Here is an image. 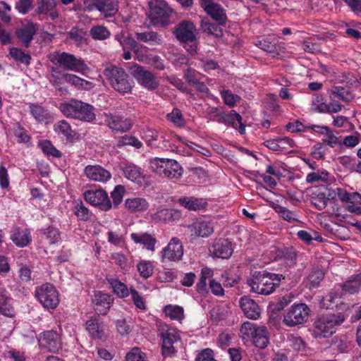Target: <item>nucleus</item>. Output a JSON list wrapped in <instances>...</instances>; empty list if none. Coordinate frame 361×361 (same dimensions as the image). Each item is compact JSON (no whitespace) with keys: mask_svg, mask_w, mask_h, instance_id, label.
Instances as JSON below:
<instances>
[{"mask_svg":"<svg viewBox=\"0 0 361 361\" xmlns=\"http://www.w3.org/2000/svg\"><path fill=\"white\" fill-rule=\"evenodd\" d=\"M345 320L341 312L326 313L317 318L313 324L312 335L314 338H329L332 336Z\"/></svg>","mask_w":361,"mask_h":361,"instance_id":"obj_1","label":"nucleus"},{"mask_svg":"<svg viewBox=\"0 0 361 361\" xmlns=\"http://www.w3.org/2000/svg\"><path fill=\"white\" fill-rule=\"evenodd\" d=\"M282 279H284L282 275L259 272L257 274H255L251 279L247 280V284L252 292L267 295L271 294L276 288L280 286Z\"/></svg>","mask_w":361,"mask_h":361,"instance_id":"obj_2","label":"nucleus"},{"mask_svg":"<svg viewBox=\"0 0 361 361\" xmlns=\"http://www.w3.org/2000/svg\"><path fill=\"white\" fill-rule=\"evenodd\" d=\"M60 110L66 117L91 122L96 118L94 108L82 101L71 99L60 105Z\"/></svg>","mask_w":361,"mask_h":361,"instance_id":"obj_3","label":"nucleus"},{"mask_svg":"<svg viewBox=\"0 0 361 361\" xmlns=\"http://www.w3.org/2000/svg\"><path fill=\"white\" fill-rule=\"evenodd\" d=\"M104 75L111 87L121 94L130 93L133 87V81L122 68L109 66L104 70Z\"/></svg>","mask_w":361,"mask_h":361,"instance_id":"obj_4","label":"nucleus"},{"mask_svg":"<svg viewBox=\"0 0 361 361\" xmlns=\"http://www.w3.org/2000/svg\"><path fill=\"white\" fill-rule=\"evenodd\" d=\"M152 171L159 176L179 178L183 174L181 166L174 159L154 158L149 161Z\"/></svg>","mask_w":361,"mask_h":361,"instance_id":"obj_5","label":"nucleus"},{"mask_svg":"<svg viewBox=\"0 0 361 361\" xmlns=\"http://www.w3.org/2000/svg\"><path fill=\"white\" fill-rule=\"evenodd\" d=\"M159 332L161 338V351L164 357H173L176 350L173 344L180 340L179 331L167 324H160Z\"/></svg>","mask_w":361,"mask_h":361,"instance_id":"obj_6","label":"nucleus"},{"mask_svg":"<svg viewBox=\"0 0 361 361\" xmlns=\"http://www.w3.org/2000/svg\"><path fill=\"white\" fill-rule=\"evenodd\" d=\"M176 37L180 42L188 44L191 43L187 51L194 54L197 51V46L195 45L197 29L192 21L183 20L178 23L174 30Z\"/></svg>","mask_w":361,"mask_h":361,"instance_id":"obj_7","label":"nucleus"},{"mask_svg":"<svg viewBox=\"0 0 361 361\" xmlns=\"http://www.w3.org/2000/svg\"><path fill=\"white\" fill-rule=\"evenodd\" d=\"M149 6V18L152 23L154 25H166L173 11L168 4L164 0H152Z\"/></svg>","mask_w":361,"mask_h":361,"instance_id":"obj_8","label":"nucleus"},{"mask_svg":"<svg viewBox=\"0 0 361 361\" xmlns=\"http://www.w3.org/2000/svg\"><path fill=\"white\" fill-rule=\"evenodd\" d=\"M35 296L44 308L54 310L59 304V295L55 287L50 283H44L35 290Z\"/></svg>","mask_w":361,"mask_h":361,"instance_id":"obj_9","label":"nucleus"},{"mask_svg":"<svg viewBox=\"0 0 361 361\" xmlns=\"http://www.w3.org/2000/svg\"><path fill=\"white\" fill-rule=\"evenodd\" d=\"M130 73L143 87L148 90H155L159 86V82L155 75L140 65L134 63L130 68Z\"/></svg>","mask_w":361,"mask_h":361,"instance_id":"obj_10","label":"nucleus"},{"mask_svg":"<svg viewBox=\"0 0 361 361\" xmlns=\"http://www.w3.org/2000/svg\"><path fill=\"white\" fill-rule=\"evenodd\" d=\"M85 200L93 207L103 212L109 211L112 203L108 193L103 189H90L83 193Z\"/></svg>","mask_w":361,"mask_h":361,"instance_id":"obj_11","label":"nucleus"},{"mask_svg":"<svg viewBox=\"0 0 361 361\" xmlns=\"http://www.w3.org/2000/svg\"><path fill=\"white\" fill-rule=\"evenodd\" d=\"M51 61L66 70L75 72L82 71L87 68V66L81 59H77L74 55L66 52L54 54Z\"/></svg>","mask_w":361,"mask_h":361,"instance_id":"obj_12","label":"nucleus"},{"mask_svg":"<svg viewBox=\"0 0 361 361\" xmlns=\"http://www.w3.org/2000/svg\"><path fill=\"white\" fill-rule=\"evenodd\" d=\"M310 312V308L305 303L294 305L284 315L283 322L290 327L302 324L307 319Z\"/></svg>","mask_w":361,"mask_h":361,"instance_id":"obj_13","label":"nucleus"},{"mask_svg":"<svg viewBox=\"0 0 361 361\" xmlns=\"http://www.w3.org/2000/svg\"><path fill=\"white\" fill-rule=\"evenodd\" d=\"M183 255V247L181 241L177 238H173L167 246L161 251V261L178 262Z\"/></svg>","mask_w":361,"mask_h":361,"instance_id":"obj_14","label":"nucleus"},{"mask_svg":"<svg viewBox=\"0 0 361 361\" xmlns=\"http://www.w3.org/2000/svg\"><path fill=\"white\" fill-rule=\"evenodd\" d=\"M85 329L90 337L94 340H105L108 329L105 323L97 318H91L85 322Z\"/></svg>","mask_w":361,"mask_h":361,"instance_id":"obj_15","label":"nucleus"},{"mask_svg":"<svg viewBox=\"0 0 361 361\" xmlns=\"http://www.w3.org/2000/svg\"><path fill=\"white\" fill-rule=\"evenodd\" d=\"M200 4L204 11L219 25H224L227 20L225 10L213 0H200Z\"/></svg>","mask_w":361,"mask_h":361,"instance_id":"obj_16","label":"nucleus"},{"mask_svg":"<svg viewBox=\"0 0 361 361\" xmlns=\"http://www.w3.org/2000/svg\"><path fill=\"white\" fill-rule=\"evenodd\" d=\"M105 123L113 130L127 132L133 127L130 118L118 114H105Z\"/></svg>","mask_w":361,"mask_h":361,"instance_id":"obj_17","label":"nucleus"},{"mask_svg":"<svg viewBox=\"0 0 361 361\" xmlns=\"http://www.w3.org/2000/svg\"><path fill=\"white\" fill-rule=\"evenodd\" d=\"M39 345L50 352H57L61 348L60 335L55 331H47L40 335Z\"/></svg>","mask_w":361,"mask_h":361,"instance_id":"obj_18","label":"nucleus"},{"mask_svg":"<svg viewBox=\"0 0 361 361\" xmlns=\"http://www.w3.org/2000/svg\"><path fill=\"white\" fill-rule=\"evenodd\" d=\"M233 252L232 243L224 238L216 240L209 247L211 255L218 258L228 259L231 256Z\"/></svg>","mask_w":361,"mask_h":361,"instance_id":"obj_19","label":"nucleus"},{"mask_svg":"<svg viewBox=\"0 0 361 361\" xmlns=\"http://www.w3.org/2000/svg\"><path fill=\"white\" fill-rule=\"evenodd\" d=\"M92 301L94 310L99 314L106 315L113 305L114 298L108 293L97 291Z\"/></svg>","mask_w":361,"mask_h":361,"instance_id":"obj_20","label":"nucleus"},{"mask_svg":"<svg viewBox=\"0 0 361 361\" xmlns=\"http://www.w3.org/2000/svg\"><path fill=\"white\" fill-rule=\"evenodd\" d=\"M86 177L92 181L106 183L111 178V173L100 165H88L84 169Z\"/></svg>","mask_w":361,"mask_h":361,"instance_id":"obj_21","label":"nucleus"},{"mask_svg":"<svg viewBox=\"0 0 361 361\" xmlns=\"http://www.w3.org/2000/svg\"><path fill=\"white\" fill-rule=\"evenodd\" d=\"M240 306L244 314L249 319H257L261 313L258 304L248 297H243L240 300Z\"/></svg>","mask_w":361,"mask_h":361,"instance_id":"obj_22","label":"nucleus"},{"mask_svg":"<svg viewBox=\"0 0 361 361\" xmlns=\"http://www.w3.org/2000/svg\"><path fill=\"white\" fill-rule=\"evenodd\" d=\"M37 32V24L29 22L17 29L16 35L25 47H28Z\"/></svg>","mask_w":361,"mask_h":361,"instance_id":"obj_23","label":"nucleus"},{"mask_svg":"<svg viewBox=\"0 0 361 361\" xmlns=\"http://www.w3.org/2000/svg\"><path fill=\"white\" fill-rule=\"evenodd\" d=\"M329 97L333 102L349 103L354 99L355 95L349 89L337 86L332 87L330 90Z\"/></svg>","mask_w":361,"mask_h":361,"instance_id":"obj_24","label":"nucleus"},{"mask_svg":"<svg viewBox=\"0 0 361 361\" xmlns=\"http://www.w3.org/2000/svg\"><path fill=\"white\" fill-rule=\"evenodd\" d=\"M340 297L345 294H355L361 291V274L351 276L349 280L340 285Z\"/></svg>","mask_w":361,"mask_h":361,"instance_id":"obj_25","label":"nucleus"},{"mask_svg":"<svg viewBox=\"0 0 361 361\" xmlns=\"http://www.w3.org/2000/svg\"><path fill=\"white\" fill-rule=\"evenodd\" d=\"M192 235L197 237L207 238L214 232L211 222L198 221L189 226Z\"/></svg>","mask_w":361,"mask_h":361,"instance_id":"obj_26","label":"nucleus"},{"mask_svg":"<svg viewBox=\"0 0 361 361\" xmlns=\"http://www.w3.org/2000/svg\"><path fill=\"white\" fill-rule=\"evenodd\" d=\"M92 4L106 17L112 16L118 11V5L115 0H92Z\"/></svg>","mask_w":361,"mask_h":361,"instance_id":"obj_27","label":"nucleus"},{"mask_svg":"<svg viewBox=\"0 0 361 361\" xmlns=\"http://www.w3.org/2000/svg\"><path fill=\"white\" fill-rule=\"evenodd\" d=\"M134 243L142 245L147 250L154 252L157 240L154 237L147 233H133L130 235Z\"/></svg>","mask_w":361,"mask_h":361,"instance_id":"obj_28","label":"nucleus"},{"mask_svg":"<svg viewBox=\"0 0 361 361\" xmlns=\"http://www.w3.org/2000/svg\"><path fill=\"white\" fill-rule=\"evenodd\" d=\"M124 205L126 209L131 212H142L149 207L148 202L142 197H131L125 200Z\"/></svg>","mask_w":361,"mask_h":361,"instance_id":"obj_29","label":"nucleus"},{"mask_svg":"<svg viewBox=\"0 0 361 361\" xmlns=\"http://www.w3.org/2000/svg\"><path fill=\"white\" fill-rule=\"evenodd\" d=\"M11 238L20 247L27 245L31 241L30 231L27 229H20V228H14L11 231Z\"/></svg>","mask_w":361,"mask_h":361,"instance_id":"obj_30","label":"nucleus"},{"mask_svg":"<svg viewBox=\"0 0 361 361\" xmlns=\"http://www.w3.org/2000/svg\"><path fill=\"white\" fill-rule=\"evenodd\" d=\"M54 132L59 135H62L67 140L73 141L76 135V133L71 128V126L66 120H61L54 125Z\"/></svg>","mask_w":361,"mask_h":361,"instance_id":"obj_31","label":"nucleus"},{"mask_svg":"<svg viewBox=\"0 0 361 361\" xmlns=\"http://www.w3.org/2000/svg\"><path fill=\"white\" fill-rule=\"evenodd\" d=\"M180 205L189 210L197 211L204 208L207 203L204 199L194 197H183L178 199Z\"/></svg>","mask_w":361,"mask_h":361,"instance_id":"obj_32","label":"nucleus"},{"mask_svg":"<svg viewBox=\"0 0 361 361\" xmlns=\"http://www.w3.org/2000/svg\"><path fill=\"white\" fill-rule=\"evenodd\" d=\"M121 169L123 172L124 176L128 180L134 182H140L143 176L141 169L131 163L123 164L121 165Z\"/></svg>","mask_w":361,"mask_h":361,"instance_id":"obj_33","label":"nucleus"},{"mask_svg":"<svg viewBox=\"0 0 361 361\" xmlns=\"http://www.w3.org/2000/svg\"><path fill=\"white\" fill-rule=\"evenodd\" d=\"M348 205L346 210L357 215L361 214V195L358 192L348 193V199L345 202Z\"/></svg>","mask_w":361,"mask_h":361,"instance_id":"obj_34","label":"nucleus"},{"mask_svg":"<svg viewBox=\"0 0 361 361\" xmlns=\"http://www.w3.org/2000/svg\"><path fill=\"white\" fill-rule=\"evenodd\" d=\"M63 78L67 83H69L70 85L75 86L78 88L89 90L93 88L94 87L92 82L82 79L74 74L64 73L63 75Z\"/></svg>","mask_w":361,"mask_h":361,"instance_id":"obj_35","label":"nucleus"},{"mask_svg":"<svg viewBox=\"0 0 361 361\" xmlns=\"http://www.w3.org/2000/svg\"><path fill=\"white\" fill-rule=\"evenodd\" d=\"M255 345L259 348H264L269 343V334L265 326H259L252 335Z\"/></svg>","mask_w":361,"mask_h":361,"instance_id":"obj_36","label":"nucleus"},{"mask_svg":"<svg viewBox=\"0 0 361 361\" xmlns=\"http://www.w3.org/2000/svg\"><path fill=\"white\" fill-rule=\"evenodd\" d=\"M108 283L111 285L113 292L120 298H126L130 293V290L127 286L118 279L111 278L107 279Z\"/></svg>","mask_w":361,"mask_h":361,"instance_id":"obj_37","label":"nucleus"},{"mask_svg":"<svg viewBox=\"0 0 361 361\" xmlns=\"http://www.w3.org/2000/svg\"><path fill=\"white\" fill-rule=\"evenodd\" d=\"M220 25L212 23L207 18H204L201 21V27L204 32L214 35L216 37H221L223 35L222 29Z\"/></svg>","mask_w":361,"mask_h":361,"instance_id":"obj_38","label":"nucleus"},{"mask_svg":"<svg viewBox=\"0 0 361 361\" xmlns=\"http://www.w3.org/2000/svg\"><path fill=\"white\" fill-rule=\"evenodd\" d=\"M166 316L172 320L181 322L185 317L184 310L182 307L176 305H167L164 308Z\"/></svg>","mask_w":361,"mask_h":361,"instance_id":"obj_39","label":"nucleus"},{"mask_svg":"<svg viewBox=\"0 0 361 361\" xmlns=\"http://www.w3.org/2000/svg\"><path fill=\"white\" fill-rule=\"evenodd\" d=\"M73 212L79 220L85 221L90 219L91 213L81 200L73 202Z\"/></svg>","mask_w":361,"mask_h":361,"instance_id":"obj_40","label":"nucleus"},{"mask_svg":"<svg viewBox=\"0 0 361 361\" xmlns=\"http://www.w3.org/2000/svg\"><path fill=\"white\" fill-rule=\"evenodd\" d=\"M0 312L8 317L14 316L12 299L3 293H0Z\"/></svg>","mask_w":361,"mask_h":361,"instance_id":"obj_41","label":"nucleus"},{"mask_svg":"<svg viewBox=\"0 0 361 361\" xmlns=\"http://www.w3.org/2000/svg\"><path fill=\"white\" fill-rule=\"evenodd\" d=\"M135 37L138 41L142 42H152L157 44L162 43L161 37L154 31L136 32Z\"/></svg>","mask_w":361,"mask_h":361,"instance_id":"obj_42","label":"nucleus"},{"mask_svg":"<svg viewBox=\"0 0 361 361\" xmlns=\"http://www.w3.org/2000/svg\"><path fill=\"white\" fill-rule=\"evenodd\" d=\"M90 35L94 40H104L110 37L111 32L103 25H95L91 27Z\"/></svg>","mask_w":361,"mask_h":361,"instance_id":"obj_43","label":"nucleus"},{"mask_svg":"<svg viewBox=\"0 0 361 361\" xmlns=\"http://www.w3.org/2000/svg\"><path fill=\"white\" fill-rule=\"evenodd\" d=\"M30 110L32 116L38 122H43L46 121L49 117L48 111L41 105L30 104Z\"/></svg>","mask_w":361,"mask_h":361,"instance_id":"obj_44","label":"nucleus"},{"mask_svg":"<svg viewBox=\"0 0 361 361\" xmlns=\"http://www.w3.org/2000/svg\"><path fill=\"white\" fill-rule=\"evenodd\" d=\"M311 108L314 111L325 113L328 109L327 103L325 102L324 97L322 94H314Z\"/></svg>","mask_w":361,"mask_h":361,"instance_id":"obj_45","label":"nucleus"},{"mask_svg":"<svg viewBox=\"0 0 361 361\" xmlns=\"http://www.w3.org/2000/svg\"><path fill=\"white\" fill-rule=\"evenodd\" d=\"M161 138L164 142L166 141L165 135H159V133L153 129H147L144 131L142 138L146 141L149 146H153L154 142Z\"/></svg>","mask_w":361,"mask_h":361,"instance_id":"obj_46","label":"nucleus"},{"mask_svg":"<svg viewBox=\"0 0 361 361\" xmlns=\"http://www.w3.org/2000/svg\"><path fill=\"white\" fill-rule=\"evenodd\" d=\"M272 207L274 209V211L276 213H278L279 215L284 220L288 222H292L298 220L296 215L287 208L277 204L273 205Z\"/></svg>","mask_w":361,"mask_h":361,"instance_id":"obj_47","label":"nucleus"},{"mask_svg":"<svg viewBox=\"0 0 361 361\" xmlns=\"http://www.w3.org/2000/svg\"><path fill=\"white\" fill-rule=\"evenodd\" d=\"M297 235L301 240L307 244H311L314 240L319 242L322 241V238L314 231L309 232L301 230L298 232Z\"/></svg>","mask_w":361,"mask_h":361,"instance_id":"obj_48","label":"nucleus"},{"mask_svg":"<svg viewBox=\"0 0 361 361\" xmlns=\"http://www.w3.org/2000/svg\"><path fill=\"white\" fill-rule=\"evenodd\" d=\"M324 276V272L320 269L312 270L307 276L309 288L317 287Z\"/></svg>","mask_w":361,"mask_h":361,"instance_id":"obj_49","label":"nucleus"},{"mask_svg":"<svg viewBox=\"0 0 361 361\" xmlns=\"http://www.w3.org/2000/svg\"><path fill=\"white\" fill-rule=\"evenodd\" d=\"M166 118L178 128L183 127L185 123L181 111L176 108L173 109L171 113L166 115Z\"/></svg>","mask_w":361,"mask_h":361,"instance_id":"obj_50","label":"nucleus"},{"mask_svg":"<svg viewBox=\"0 0 361 361\" xmlns=\"http://www.w3.org/2000/svg\"><path fill=\"white\" fill-rule=\"evenodd\" d=\"M227 121L232 125L233 128H237V124L239 125L238 131L240 134L245 132V126L242 123V117L235 111H231L227 116Z\"/></svg>","mask_w":361,"mask_h":361,"instance_id":"obj_51","label":"nucleus"},{"mask_svg":"<svg viewBox=\"0 0 361 361\" xmlns=\"http://www.w3.org/2000/svg\"><path fill=\"white\" fill-rule=\"evenodd\" d=\"M39 146L42 152L49 156L59 158L62 155L61 152L59 151L49 140H45L40 142Z\"/></svg>","mask_w":361,"mask_h":361,"instance_id":"obj_52","label":"nucleus"},{"mask_svg":"<svg viewBox=\"0 0 361 361\" xmlns=\"http://www.w3.org/2000/svg\"><path fill=\"white\" fill-rule=\"evenodd\" d=\"M137 268L140 275L145 279L149 278L153 274L154 266L150 261H141L137 264Z\"/></svg>","mask_w":361,"mask_h":361,"instance_id":"obj_53","label":"nucleus"},{"mask_svg":"<svg viewBox=\"0 0 361 361\" xmlns=\"http://www.w3.org/2000/svg\"><path fill=\"white\" fill-rule=\"evenodd\" d=\"M9 53L11 57L13 58L16 61L26 65L30 64L31 60L30 55L25 53L21 49L18 48H12L10 49Z\"/></svg>","mask_w":361,"mask_h":361,"instance_id":"obj_54","label":"nucleus"},{"mask_svg":"<svg viewBox=\"0 0 361 361\" xmlns=\"http://www.w3.org/2000/svg\"><path fill=\"white\" fill-rule=\"evenodd\" d=\"M56 6L55 0H39L38 6L36 8L37 14H47L52 11Z\"/></svg>","mask_w":361,"mask_h":361,"instance_id":"obj_55","label":"nucleus"},{"mask_svg":"<svg viewBox=\"0 0 361 361\" xmlns=\"http://www.w3.org/2000/svg\"><path fill=\"white\" fill-rule=\"evenodd\" d=\"M126 192V188L122 185H116L114 190L111 192V197L113 200L112 207L114 206L115 208H117L118 205L121 203L123 195Z\"/></svg>","mask_w":361,"mask_h":361,"instance_id":"obj_56","label":"nucleus"},{"mask_svg":"<svg viewBox=\"0 0 361 361\" xmlns=\"http://www.w3.org/2000/svg\"><path fill=\"white\" fill-rule=\"evenodd\" d=\"M135 59L140 62L147 63L152 54H149L148 48L143 45H137L133 49Z\"/></svg>","mask_w":361,"mask_h":361,"instance_id":"obj_57","label":"nucleus"},{"mask_svg":"<svg viewBox=\"0 0 361 361\" xmlns=\"http://www.w3.org/2000/svg\"><path fill=\"white\" fill-rule=\"evenodd\" d=\"M126 361H147V356L140 348L135 347L127 353Z\"/></svg>","mask_w":361,"mask_h":361,"instance_id":"obj_58","label":"nucleus"},{"mask_svg":"<svg viewBox=\"0 0 361 361\" xmlns=\"http://www.w3.org/2000/svg\"><path fill=\"white\" fill-rule=\"evenodd\" d=\"M329 173L326 171L310 173L306 176L307 183H314L320 180L326 181L329 178Z\"/></svg>","mask_w":361,"mask_h":361,"instance_id":"obj_59","label":"nucleus"},{"mask_svg":"<svg viewBox=\"0 0 361 361\" xmlns=\"http://www.w3.org/2000/svg\"><path fill=\"white\" fill-rule=\"evenodd\" d=\"M174 136L179 140L181 142H183V144H185L186 146H188V147H190V149H193V150H195L197 152H198L199 153L203 154L204 156H206V157H209L210 156V151L209 149H207V148L205 147H201L200 145H198L197 144L193 142H191V141H188V140H183L182 137L178 136L177 135H174Z\"/></svg>","mask_w":361,"mask_h":361,"instance_id":"obj_60","label":"nucleus"},{"mask_svg":"<svg viewBox=\"0 0 361 361\" xmlns=\"http://www.w3.org/2000/svg\"><path fill=\"white\" fill-rule=\"evenodd\" d=\"M107 240L109 243L116 246L121 245L125 241L123 234L119 231H113L107 232Z\"/></svg>","mask_w":361,"mask_h":361,"instance_id":"obj_61","label":"nucleus"},{"mask_svg":"<svg viewBox=\"0 0 361 361\" xmlns=\"http://www.w3.org/2000/svg\"><path fill=\"white\" fill-rule=\"evenodd\" d=\"M184 76L190 85H194L201 80L202 75L197 71L188 68L185 71Z\"/></svg>","mask_w":361,"mask_h":361,"instance_id":"obj_62","label":"nucleus"},{"mask_svg":"<svg viewBox=\"0 0 361 361\" xmlns=\"http://www.w3.org/2000/svg\"><path fill=\"white\" fill-rule=\"evenodd\" d=\"M13 133L17 138L18 142L27 143L30 141V137L27 131L19 125L15 126Z\"/></svg>","mask_w":361,"mask_h":361,"instance_id":"obj_63","label":"nucleus"},{"mask_svg":"<svg viewBox=\"0 0 361 361\" xmlns=\"http://www.w3.org/2000/svg\"><path fill=\"white\" fill-rule=\"evenodd\" d=\"M43 234L49 244H54L60 239L59 231L55 228H48Z\"/></svg>","mask_w":361,"mask_h":361,"instance_id":"obj_64","label":"nucleus"}]
</instances>
